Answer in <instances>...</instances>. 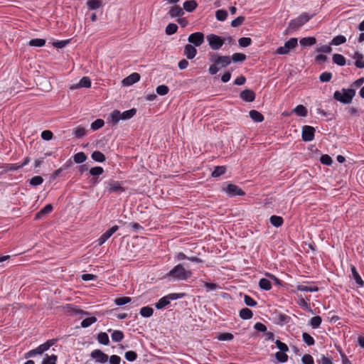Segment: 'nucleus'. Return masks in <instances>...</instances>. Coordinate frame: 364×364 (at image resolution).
I'll use <instances>...</instances> for the list:
<instances>
[{
    "label": "nucleus",
    "instance_id": "39",
    "mask_svg": "<svg viewBox=\"0 0 364 364\" xmlns=\"http://www.w3.org/2000/svg\"><path fill=\"white\" fill-rule=\"evenodd\" d=\"M322 321V318L319 316H314L311 318L309 324L313 328H317L319 327Z\"/></svg>",
    "mask_w": 364,
    "mask_h": 364
},
{
    "label": "nucleus",
    "instance_id": "46",
    "mask_svg": "<svg viewBox=\"0 0 364 364\" xmlns=\"http://www.w3.org/2000/svg\"><path fill=\"white\" fill-rule=\"evenodd\" d=\"M302 338L304 342L308 346H313L315 343L314 338L307 333H302Z\"/></svg>",
    "mask_w": 364,
    "mask_h": 364
},
{
    "label": "nucleus",
    "instance_id": "21",
    "mask_svg": "<svg viewBox=\"0 0 364 364\" xmlns=\"http://www.w3.org/2000/svg\"><path fill=\"white\" fill-rule=\"evenodd\" d=\"M184 14L183 9L179 6H174L168 11V14L171 18L179 17Z\"/></svg>",
    "mask_w": 364,
    "mask_h": 364
},
{
    "label": "nucleus",
    "instance_id": "51",
    "mask_svg": "<svg viewBox=\"0 0 364 364\" xmlns=\"http://www.w3.org/2000/svg\"><path fill=\"white\" fill-rule=\"evenodd\" d=\"M103 172L104 169L101 166H95L90 169V173L92 176H99L100 175L102 174Z\"/></svg>",
    "mask_w": 364,
    "mask_h": 364
},
{
    "label": "nucleus",
    "instance_id": "33",
    "mask_svg": "<svg viewBox=\"0 0 364 364\" xmlns=\"http://www.w3.org/2000/svg\"><path fill=\"white\" fill-rule=\"evenodd\" d=\"M73 134L75 135L76 138L80 139L85 135L86 130L84 127L79 126L73 130Z\"/></svg>",
    "mask_w": 364,
    "mask_h": 364
},
{
    "label": "nucleus",
    "instance_id": "23",
    "mask_svg": "<svg viewBox=\"0 0 364 364\" xmlns=\"http://www.w3.org/2000/svg\"><path fill=\"white\" fill-rule=\"evenodd\" d=\"M197 6L198 4L195 0L186 1L183 3V9L187 12H192L196 9Z\"/></svg>",
    "mask_w": 364,
    "mask_h": 364
},
{
    "label": "nucleus",
    "instance_id": "55",
    "mask_svg": "<svg viewBox=\"0 0 364 364\" xmlns=\"http://www.w3.org/2000/svg\"><path fill=\"white\" fill-rule=\"evenodd\" d=\"M252 43V39L248 37H242L238 40L239 46L241 47H247Z\"/></svg>",
    "mask_w": 364,
    "mask_h": 364
},
{
    "label": "nucleus",
    "instance_id": "37",
    "mask_svg": "<svg viewBox=\"0 0 364 364\" xmlns=\"http://www.w3.org/2000/svg\"><path fill=\"white\" fill-rule=\"evenodd\" d=\"M131 301H132V299L130 297L122 296V297L116 298L114 300V302L117 306H123L128 303H130Z\"/></svg>",
    "mask_w": 364,
    "mask_h": 364
},
{
    "label": "nucleus",
    "instance_id": "19",
    "mask_svg": "<svg viewBox=\"0 0 364 364\" xmlns=\"http://www.w3.org/2000/svg\"><path fill=\"white\" fill-rule=\"evenodd\" d=\"M53 210V205L51 204H48L45 207H43L39 212H38L36 215V219L40 220L43 218L47 214L51 213Z\"/></svg>",
    "mask_w": 364,
    "mask_h": 364
},
{
    "label": "nucleus",
    "instance_id": "35",
    "mask_svg": "<svg viewBox=\"0 0 364 364\" xmlns=\"http://www.w3.org/2000/svg\"><path fill=\"white\" fill-rule=\"evenodd\" d=\"M87 156L84 152H78L73 156V160L76 164H81L85 161Z\"/></svg>",
    "mask_w": 364,
    "mask_h": 364
},
{
    "label": "nucleus",
    "instance_id": "59",
    "mask_svg": "<svg viewBox=\"0 0 364 364\" xmlns=\"http://www.w3.org/2000/svg\"><path fill=\"white\" fill-rule=\"evenodd\" d=\"M233 338V335L230 333H223L218 336V339L220 341H231Z\"/></svg>",
    "mask_w": 364,
    "mask_h": 364
},
{
    "label": "nucleus",
    "instance_id": "30",
    "mask_svg": "<svg viewBox=\"0 0 364 364\" xmlns=\"http://www.w3.org/2000/svg\"><path fill=\"white\" fill-rule=\"evenodd\" d=\"M259 287L263 290L268 291L271 289L272 284L269 280L267 279L262 278L259 281Z\"/></svg>",
    "mask_w": 364,
    "mask_h": 364
},
{
    "label": "nucleus",
    "instance_id": "20",
    "mask_svg": "<svg viewBox=\"0 0 364 364\" xmlns=\"http://www.w3.org/2000/svg\"><path fill=\"white\" fill-rule=\"evenodd\" d=\"M250 117L255 122H262L264 121V116L258 111L252 109L249 112Z\"/></svg>",
    "mask_w": 364,
    "mask_h": 364
},
{
    "label": "nucleus",
    "instance_id": "1",
    "mask_svg": "<svg viewBox=\"0 0 364 364\" xmlns=\"http://www.w3.org/2000/svg\"><path fill=\"white\" fill-rule=\"evenodd\" d=\"M192 272L186 269L183 264H178L171 269L164 277L169 282L186 281L192 277Z\"/></svg>",
    "mask_w": 364,
    "mask_h": 364
},
{
    "label": "nucleus",
    "instance_id": "40",
    "mask_svg": "<svg viewBox=\"0 0 364 364\" xmlns=\"http://www.w3.org/2000/svg\"><path fill=\"white\" fill-rule=\"evenodd\" d=\"M154 310L149 306H144L140 309V314L141 316L148 318L153 315Z\"/></svg>",
    "mask_w": 364,
    "mask_h": 364
},
{
    "label": "nucleus",
    "instance_id": "44",
    "mask_svg": "<svg viewBox=\"0 0 364 364\" xmlns=\"http://www.w3.org/2000/svg\"><path fill=\"white\" fill-rule=\"evenodd\" d=\"M228 16V12L225 10L219 9L215 12V17L220 21H224Z\"/></svg>",
    "mask_w": 364,
    "mask_h": 364
},
{
    "label": "nucleus",
    "instance_id": "56",
    "mask_svg": "<svg viewBox=\"0 0 364 364\" xmlns=\"http://www.w3.org/2000/svg\"><path fill=\"white\" fill-rule=\"evenodd\" d=\"M156 91L159 95H165L168 92L169 88L165 85H161L156 87Z\"/></svg>",
    "mask_w": 364,
    "mask_h": 364
},
{
    "label": "nucleus",
    "instance_id": "18",
    "mask_svg": "<svg viewBox=\"0 0 364 364\" xmlns=\"http://www.w3.org/2000/svg\"><path fill=\"white\" fill-rule=\"evenodd\" d=\"M197 53V50L191 44H187L184 48V55L188 59H193Z\"/></svg>",
    "mask_w": 364,
    "mask_h": 364
},
{
    "label": "nucleus",
    "instance_id": "26",
    "mask_svg": "<svg viewBox=\"0 0 364 364\" xmlns=\"http://www.w3.org/2000/svg\"><path fill=\"white\" fill-rule=\"evenodd\" d=\"M270 223L276 227H281L284 223V220L281 216L272 215L269 218Z\"/></svg>",
    "mask_w": 364,
    "mask_h": 364
},
{
    "label": "nucleus",
    "instance_id": "6",
    "mask_svg": "<svg viewBox=\"0 0 364 364\" xmlns=\"http://www.w3.org/2000/svg\"><path fill=\"white\" fill-rule=\"evenodd\" d=\"M311 18V16L307 14L306 13H304L299 16L297 18L291 20L288 26V30L289 31H295L299 29L301 26H302L304 23L310 20Z\"/></svg>",
    "mask_w": 364,
    "mask_h": 364
},
{
    "label": "nucleus",
    "instance_id": "22",
    "mask_svg": "<svg viewBox=\"0 0 364 364\" xmlns=\"http://www.w3.org/2000/svg\"><path fill=\"white\" fill-rule=\"evenodd\" d=\"M350 269H351L352 277H353V279L359 285V287H363L364 284V282L363 281L360 274L357 272L356 268L354 266H351Z\"/></svg>",
    "mask_w": 364,
    "mask_h": 364
},
{
    "label": "nucleus",
    "instance_id": "62",
    "mask_svg": "<svg viewBox=\"0 0 364 364\" xmlns=\"http://www.w3.org/2000/svg\"><path fill=\"white\" fill-rule=\"evenodd\" d=\"M275 343H276L277 347L279 349L280 351L287 352L289 350V348H288L287 345L285 344L284 343L282 342L281 341L277 340L275 341Z\"/></svg>",
    "mask_w": 364,
    "mask_h": 364
},
{
    "label": "nucleus",
    "instance_id": "11",
    "mask_svg": "<svg viewBox=\"0 0 364 364\" xmlns=\"http://www.w3.org/2000/svg\"><path fill=\"white\" fill-rule=\"evenodd\" d=\"M90 357L97 363L104 364L108 361V355L100 349H95L90 353Z\"/></svg>",
    "mask_w": 364,
    "mask_h": 364
},
{
    "label": "nucleus",
    "instance_id": "9",
    "mask_svg": "<svg viewBox=\"0 0 364 364\" xmlns=\"http://www.w3.org/2000/svg\"><path fill=\"white\" fill-rule=\"evenodd\" d=\"M107 184L106 190L109 193H122L125 191L124 187L122 186L121 183L117 181H109L105 183Z\"/></svg>",
    "mask_w": 364,
    "mask_h": 364
},
{
    "label": "nucleus",
    "instance_id": "38",
    "mask_svg": "<svg viewBox=\"0 0 364 364\" xmlns=\"http://www.w3.org/2000/svg\"><path fill=\"white\" fill-rule=\"evenodd\" d=\"M296 289L300 291H309V292H316L318 291V288L317 287H308L306 285H298Z\"/></svg>",
    "mask_w": 364,
    "mask_h": 364
},
{
    "label": "nucleus",
    "instance_id": "2",
    "mask_svg": "<svg viewBox=\"0 0 364 364\" xmlns=\"http://www.w3.org/2000/svg\"><path fill=\"white\" fill-rule=\"evenodd\" d=\"M209 60L212 63L208 69L210 75H215L221 68H224L231 63L230 56L220 55L218 53L210 54Z\"/></svg>",
    "mask_w": 364,
    "mask_h": 364
},
{
    "label": "nucleus",
    "instance_id": "27",
    "mask_svg": "<svg viewBox=\"0 0 364 364\" xmlns=\"http://www.w3.org/2000/svg\"><path fill=\"white\" fill-rule=\"evenodd\" d=\"M240 316L241 318L247 320L250 319L253 316V313L252 310L248 308H243L240 311Z\"/></svg>",
    "mask_w": 364,
    "mask_h": 364
},
{
    "label": "nucleus",
    "instance_id": "49",
    "mask_svg": "<svg viewBox=\"0 0 364 364\" xmlns=\"http://www.w3.org/2000/svg\"><path fill=\"white\" fill-rule=\"evenodd\" d=\"M178 30V26L176 23H168L166 27V33L167 35H172Z\"/></svg>",
    "mask_w": 364,
    "mask_h": 364
},
{
    "label": "nucleus",
    "instance_id": "13",
    "mask_svg": "<svg viewBox=\"0 0 364 364\" xmlns=\"http://www.w3.org/2000/svg\"><path fill=\"white\" fill-rule=\"evenodd\" d=\"M315 129L313 127L305 125L302 127L301 137L304 141H311L314 138Z\"/></svg>",
    "mask_w": 364,
    "mask_h": 364
},
{
    "label": "nucleus",
    "instance_id": "15",
    "mask_svg": "<svg viewBox=\"0 0 364 364\" xmlns=\"http://www.w3.org/2000/svg\"><path fill=\"white\" fill-rule=\"evenodd\" d=\"M140 80V75L137 73H133L122 80L123 85L129 86L137 82Z\"/></svg>",
    "mask_w": 364,
    "mask_h": 364
},
{
    "label": "nucleus",
    "instance_id": "17",
    "mask_svg": "<svg viewBox=\"0 0 364 364\" xmlns=\"http://www.w3.org/2000/svg\"><path fill=\"white\" fill-rule=\"evenodd\" d=\"M90 86H91V80H90V77H87V76H85L82 78H81V80L79 81L78 83H77L75 85H73L70 87V89L71 90H74V89H78V88H80V87L88 88Z\"/></svg>",
    "mask_w": 364,
    "mask_h": 364
},
{
    "label": "nucleus",
    "instance_id": "12",
    "mask_svg": "<svg viewBox=\"0 0 364 364\" xmlns=\"http://www.w3.org/2000/svg\"><path fill=\"white\" fill-rule=\"evenodd\" d=\"M188 41L189 43L193 44L195 46H200L204 42V34L201 32H196L191 33L188 38Z\"/></svg>",
    "mask_w": 364,
    "mask_h": 364
},
{
    "label": "nucleus",
    "instance_id": "60",
    "mask_svg": "<svg viewBox=\"0 0 364 364\" xmlns=\"http://www.w3.org/2000/svg\"><path fill=\"white\" fill-rule=\"evenodd\" d=\"M320 161L324 165L330 166L332 164V159L327 154L322 155L320 158Z\"/></svg>",
    "mask_w": 364,
    "mask_h": 364
},
{
    "label": "nucleus",
    "instance_id": "4",
    "mask_svg": "<svg viewBox=\"0 0 364 364\" xmlns=\"http://www.w3.org/2000/svg\"><path fill=\"white\" fill-rule=\"evenodd\" d=\"M355 95V90L343 88L341 91L336 90L333 94V98L344 105H348L352 102Z\"/></svg>",
    "mask_w": 364,
    "mask_h": 364
},
{
    "label": "nucleus",
    "instance_id": "16",
    "mask_svg": "<svg viewBox=\"0 0 364 364\" xmlns=\"http://www.w3.org/2000/svg\"><path fill=\"white\" fill-rule=\"evenodd\" d=\"M240 97L242 100L250 102L255 100V94L252 90L246 89L241 92Z\"/></svg>",
    "mask_w": 364,
    "mask_h": 364
},
{
    "label": "nucleus",
    "instance_id": "7",
    "mask_svg": "<svg viewBox=\"0 0 364 364\" xmlns=\"http://www.w3.org/2000/svg\"><path fill=\"white\" fill-rule=\"evenodd\" d=\"M210 47L214 50H219L225 43V39L215 34H209L206 36Z\"/></svg>",
    "mask_w": 364,
    "mask_h": 364
},
{
    "label": "nucleus",
    "instance_id": "8",
    "mask_svg": "<svg viewBox=\"0 0 364 364\" xmlns=\"http://www.w3.org/2000/svg\"><path fill=\"white\" fill-rule=\"evenodd\" d=\"M297 44V38H291L287 41L283 46L279 47L276 50V53L279 55H286L289 53L290 50L294 48Z\"/></svg>",
    "mask_w": 364,
    "mask_h": 364
},
{
    "label": "nucleus",
    "instance_id": "34",
    "mask_svg": "<svg viewBox=\"0 0 364 364\" xmlns=\"http://www.w3.org/2000/svg\"><path fill=\"white\" fill-rule=\"evenodd\" d=\"M170 304L168 299H167V296H165L162 298H161L158 302H156L155 304V307L157 309H161L164 307H166L167 305H168Z\"/></svg>",
    "mask_w": 364,
    "mask_h": 364
},
{
    "label": "nucleus",
    "instance_id": "52",
    "mask_svg": "<svg viewBox=\"0 0 364 364\" xmlns=\"http://www.w3.org/2000/svg\"><path fill=\"white\" fill-rule=\"evenodd\" d=\"M104 124L105 122L103 119H97L91 124V129L95 131L102 127Z\"/></svg>",
    "mask_w": 364,
    "mask_h": 364
},
{
    "label": "nucleus",
    "instance_id": "50",
    "mask_svg": "<svg viewBox=\"0 0 364 364\" xmlns=\"http://www.w3.org/2000/svg\"><path fill=\"white\" fill-rule=\"evenodd\" d=\"M87 5L90 9H99L102 4L99 0H89L87 2Z\"/></svg>",
    "mask_w": 364,
    "mask_h": 364
},
{
    "label": "nucleus",
    "instance_id": "28",
    "mask_svg": "<svg viewBox=\"0 0 364 364\" xmlns=\"http://www.w3.org/2000/svg\"><path fill=\"white\" fill-rule=\"evenodd\" d=\"M333 62L340 66H343L346 64V58L341 54L336 53L333 55Z\"/></svg>",
    "mask_w": 364,
    "mask_h": 364
},
{
    "label": "nucleus",
    "instance_id": "3",
    "mask_svg": "<svg viewBox=\"0 0 364 364\" xmlns=\"http://www.w3.org/2000/svg\"><path fill=\"white\" fill-rule=\"evenodd\" d=\"M136 113L135 108L130 109L129 110L121 112L120 111L115 109L110 113L108 117L109 123L112 127L116 126L120 120H127L132 118Z\"/></svg>",
    "mask_w": 364,
    "mask_h": 364
},
{
    "label": "nucleus",
    "instance_id": "14",
    "mask_svg": "<svg viewBox=\"0 0 364 364\" xmlns=\"http://www.w3.org/2000/svg\"><path fill=\"white\" fill-rule=\"evenodd\" d=\"M119 230L117 225H114L110 229L104 232L97 240L99 245H103L114 232Z\"/></svg>",
    "mask_w": 364,
    "mask_h": 364
},
{
    "label": "nucleus",
    "instance_id": "42",
    "mask_svg": "<svg viewBox=\"0 0 364 364\" xmlns=\"http://www.w3.org/2000/svg\"><path fill=\"white\" fill-rule=\"evenodd\" d=\"M57 358L55 355H48L46 354L42 361V364H56Z\"/></svg>",
    "mask_w": 364,
    "mask_h": 364
},
{
    "label": "nucleus",
    "instance_id": "5",
    "mask_svg": "<svg viewBox=\"0 0 364 364\" xmlns=\"http://www.w3.org/2000/svg\"><path fill=\"white\" fill-rule=\"evenodd\" d=\"M55 343V340L51 339L47 341L46 343L40 345L35 349L29 350L25 354V358H31L35 356L36 355H41L46 350H48L52 346H53Z\"/></svg>",
    "mask_w": 364,
    "mask_h": 364
},
{
    "label": "nucleus",
    "instance_id": "58",
    "mask_svg": "<svg viewBox=\"0 0 364 364\" xmlns=\"http://www.w3.org/2000/svg\"><path fill=\"white\" fill-rule=\"evenodd\" d=\"M244 302L247 306L251 307L255 306L257 305V301L248 295H245Z\"/></svg>",
    "mask_w": 364,
    "mask_h": 364
},
{
    "label": "nucleus",
    "instance_id": "32",
    "mask_svg": "<svg viewBox=\"0 0 364 364\" xmlns=\"http://www.w3.org/2000/svg\"><path fill=\"white\" fill-rule=\"evenodd\" d=\"M97 341L103 345H108L109 343V336L105 332H100L97 335Z\"/></svg>",
    "mask_w": 364,
    "mask_h": 364
},
{
    "label": "nucleus",
    "instance_id": "41",
    "mask_svg": "<svg viewBox=\"0 0 364 364\" xmlns=\"http://www.w3.org/2000/svg\"><path fill=\"white\" fill-rule=\"evenodd\" d=\"M226 168L225 166H215L213 171L211 173L213 177H219L225 173Z\"/></svg>",
    "mask_w": 364,
    "mask_h": 364
},
{
    "label": "nucleus",
    "instance_id": "10",
    "mask_svg": "<svg viewBox=\"0 0 364 364\" xmlns=\"http://www.w3.org/2000/svg\"><path fill=\"white\" fill-rule=\"evenodd\" d=\"M223 190L230 197L244 196L245 194V193L239 186L232 183L228 184L226 188H223Z\"/></svg>",
    "mask_w": 364,
    "mask_h": 364
},
{
    "label": "nucleus",
    "instance_id": "63",
    "mask_svg": "<svg viewBox=\"0 0 364 364\" xmlns=\"http://www.w3.org/2000/svg\"><path fill=\"white\" fill-rule=\"evenodd\" d=\"M301 361L304 364H314L313 357L309 354H306L301 358Z\"/></svg>",
    "mask_w": 364,
    "mask_h": 364
},
{
    "label": "nucleus",
    "instance_id": "48",
    "mask_svg": "<svg viewBox=\"0 0 364 364\" xmlns=\"http://www.w3.org/2000/svg\"><path fill=\"white\" fill-rule=\"evenodd\" d=\"M125 359L129 362H133L137 358V353L133 350H129L124 354Z\"/></svg>",
    "mask_w": 364,
    "mask_h": 364
},
{
    "label": "nucleus",
    "instance_id": "61",
    "mask_svg": "<svg viewBox=\"0 0 364 364\" xmlns=\"http://www.w3.org/2000/svg\"><path fill=\"white\" fill-rule=\"evenodd\" d=\"M244 21H245L244 16H238L237 18H236L235 19L232 21L231 26L232 27H238L243 23Z\"/></svg>",
    "mask_w": 364,
    "mask_h": 364
},
{
    "label": "nucleus",
    "instance_id": "54",
    "mask_svg": "<svg viewBox=\"0 0 364 364\" xmlns=\"http://www.w3.org/2000/svg\"><path fill=\"white\" fill-rule=\"evenodd\" d=\"M43 182V178L40 176H36L30 179V184L33 186H39Z\"/></svg>",
    "mask_w": 364,
    "mask_h": 364
},
{
    "label": "nucleus",
    "instance_id": "45",
    "mask_svg": "<svg viewBox=\"0 0 364 364\" xmlns=\"http://www.w3.org/2000/svg\"><path fill=\"white\" fill-rule=\"evenodd\" d=\"M46 40L42 38H34L31 39L29 41V45L31 46H35V47H42L45 45Z\"/></svg>",
    "mask_w": 364,
    "mask_h": 364
},
{
    "label": "nucleus",
    "instance_id": "24",
    "mask_svg": "<svg viewBox=\"0 0 364 364\" xmlns=\"http://www.w3.org/2000/svg\"><path fill=\"white\" fill-rule=\"evenodd\" d=\"M292 112L300 117H306L308 113L307 109L302 105H297Z\"/></svg>",
    "mask_w": 364,
    "mask_h": 364
},
{
    "label": "nucleus",
    "instance_id": "47",
    "mask_svg": "<svg viewBox=\"0 0 364 364\" xmlns=\"http://www.w3.org/2000/svg\"><path fill=\"white\" fill-rule=\"evenodd\" d=\"M231 58V62L234 63L242 62L246 59V55L243 53H234Z\"/></svg>",
    "mask_w": 364,
    "mask_h": 364
},
{
    "label": "nucleus",
    "instance_id": "31",
    "mask_svg": "<svg viewBox=\"0 0 364 364\" xmlns=\"http://www.w3.org/2000/svg\"><path fill=\"white\" fill-rule=\"evenodd\" d=\"M112 340L114 342H119L124 338V333L122 331L114 330L111 335Z\"/></svg>",
    "mask_w": 364,
    "mask_h": 364
},
{
    "label": "nucleus",
    "instance_id": "25",
    "mask_svg": "<svg viewBox=\"0 0 364 364\" xmlns=\"http://www.w3.org/2000/svg\"><path fill=\"white\" fill-rule=\"evenodd\" d=\"M316 43V39L314 37H306L300 40V45L304 47L314 46Z\"/></svg>",
    "mask_w": 364,
    "mask_h": 364
},
{
    "label": "nucleus",
    "instance_id": "64",
    "mask_svg": "<svg viewBox=\"0 0 364 364\" xmlns=\"http://www.w3.org/2000/svg\"><path fill=\"white\" fill-rule=\"evenodd\" d=\"M109 364H119L121 358L117 355H112L108 358Z\"/></svg>",
    "mask_w": 364,
    "mask_h": 364
},
{
    "label": "nucleus",
    "instance_id": "57",
    "mask_svg": "<svg viewBox=\"0 0 364 364\" xmlns=\"http://www.w3.org/2000/svg\"><path fill=\"white\" fill-rule=\"evenodd\" d=\"M332 78V73L330 72L322 73L319 76V80L323 82H329Z\"/></svg>",
    "mask_w": 364,
    "mask_h": 364
},
{
    "label": "nucleus",
    "instance_id": "29",
    "mask_svg": "<svg viewBox=\"0 0 364 364\" xmlns=\"http://www.w3.org/2000/svg\"><path fill=\"white\" fill-rule=\"evenodd\" d=\"M91 158L97 162H103L106 159L105 156L100 151H93Z\"/></svg>",
    "mask_w": 364,
    "mask_h": 364
},
{
    "label": "nucleus",
    "instance_id": "36",
    "mask_svg": "<svg viewBox=\"0 0 364 364\" xmlns=\"http://www.w3.org/2000/svg\"><path fill=\"white\" fill-rule=\"evenodd\" d=\"M346 41V38L343 35H338L334 37L331 42L330 43V45L333 46H339L341 44L344 43Z\"/></svg>",
    "mask_w": 364,
    "mask_h": 364
},
{
    "label": "nucleus",
    "instance_id": "43",
    "mask_svg": "<svg viewBox=\"0 0 364 364\" xmlns=\"http://www.w3.org/2000/svg\"><path fill=\"white\" fill-rule=\"evenodd\" d=\"M97 321V318L95 316H91L83 319L81 322V326L83 328H87L91 326L92 323Z\"/></svg>",
    "mask_w": 364,
    "mask_h": 364
},
{
    "label": "nucleus",
    "instance_id": "53",
    "mask_svg": "<svg viewBox=\"0 0 364 364\" xmlns=\"http://www.w3.org/2000/svg\"><path fill=\"white\" fill-rule=\"evenodd\" d=\"M275 358L276 359L281 362V363H285L288 360V355L285 353V352L279 351L275 353Z\"/></svg>",
    "mask_w": 364,
    "mask_h": 364
}]
</instances>
